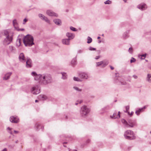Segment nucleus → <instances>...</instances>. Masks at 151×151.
<instances>
[{
  "label": "nucleus",
  "mask_w": 151,
  "mask_h": 151,
  "mask_svg": "<svg viewBox=\"0 0 151 151\" xmlns=\"http://www.w3.org/2000/svg\"><path fill=\"white\" fill-rule=\"evenodd\" d=\"M31 75L35 76V80L38 81L39 83L41 84L47 85L51 83L52 81V77L49 74H37L36 72H32Z\"/></svg>",
  "instance_id": "obj_1"
},
{
  "label": "nucleus",
  "mask_w": 151,
  "mask_h": 151,
  "mask_svg": "<svg viewBox=\"0 0 151 151\" xmlns=\"http://www.w3.org/2000/svg\"><path fill=\"white\" fill-rule=\"evenodd\" d=\"M34 38L31 35H27L23 39V42L26 46H31L34 44L33 42Z\"/></svg>",
  "instance_id": "obj_2"
},
{
  "label": "nucleus",
  "mask_w": 151,
  "mask_h": 151,
  "mask_svg": "<svg viewBox=\"0 0 151 151\" xmlns=\"http://www.w3.org/2000/svg\"><path fill=\"white\" fill-rule=\"evenodd\" d=\"M124 135L125 139H133L136 138L134 132L131 130L126 131L125 132Z\"/></svg>",
  "instance_id": "obj_3"
},
{
  "label": "nucleus",
  "mask_w": 151,
  "mask_h": 151,
  "mask_svg": "<svg viewBox=\"0 0 151 151\" xmlns=\"http://www.w3.org/2000/svg\"><path fill=\"white\" fill-rule=\"evenodd\" d=\"M90 109L86 106H83L81 109L80 113L82 116L86 115L90 112Z\"/></svg>",
  "instance_id": "obj_4"
},
{
  "label": "nucleus",
  "mask_w": 151,
  "mask_h": 151,
  "mask_svg": "<svg viewBox=\"0 0 151 151\" xmlns=\"http://www.w3.org/2000/svg\"><path fill=\"white\" fill-rule=\"evenodd\" d=\"M17 50L15 47L13 46H10L6 50V52L9 55L11 53L15 54L16 53Z\"/></svg>",
  "instance_id": "obj_5"
},
{
  "label": "nucleus",
  "mask_w": 151,
  "mask_h": 151,
  "mask_svg": "<svg viewBox=\"0 0 151 151\" xmlns=\"http://www.w3.org/2000/svg\"><path fill=\"white\" fill-rule=\"evenodd\" d=\"M39 86L37 85L34 86L31 90L32 93L34 94H37L40 92Z\"/></svg>",
  "instance_id": "obj_6"
},
{
  "label": "nucleus",
  "mask_w": 151,
  "mask_h": 151,
  "mask_svg": "<svg viewBox=\"0 0 151 151\" xmlns=\"http://www.w3.org/2000/svg\"><path fill=\"white\" fill-rule=\"evenodd\" d=\"M12 35L9 37H6L4 40V43L5 45H8L12 42L13 38Z\"/></svg>",
  "instance_id": "obj_7"
},
{
  "label": "nucleus",
  "mask_w": 151,
  "mask_h": 151,
  "mask_svg": "<svg viewBox=\"0 0 151 151\" xmlns=\"http://www.w3.org/2000/svg\"><path fill=\"white\" fill-rule=\"evenodd\" d=\"M137 125V123L135 121L129 120L128 121V124L126 127H133L136 126Z\"/></svg>",
  "instance_id": "obj_8"
},
{
  "label": "nucleus",
  "mask_w": 151,
  "mask_h": 151,
  "mask_svg": "<svg viewBox=\"0 0 151 151\" xmlns=\"http://www.w3.org/2000/svg\"><path fill=\"white\" fill-rule=\"evenodd\" d=\"M10 121L12 122L17 123L19 122V120L17 117L12 116L10 117Z\"/></svg>",
  "instance_id": "obj_9"
},
{
  "label": "nucleus",
  "mask_w": 151,
  "mask_h": 151,
  "mask_svg": "<svg viewBox=\"0 0 151 151\" xmlns=\"http://www.w3.org/2000/svg\"><path fill=\"white\" fill-rule=\"evenodd\" d=\"M79 76L80 78L82 79H87L88 78V74L84 72H82L79 73Z\"/></svg>",
  "instance_id": "obj_10"
},
{
  "label": "nucleus",
  "mask_w": 151,
  "mask_h": 151,
  "mask_svg": "<svg viewBox=\"0 0 151 151\" xmlns=\"http://www.w3.org/2000/svg\"><path fill=\"white\" fill-rule=\"evenodd\" d=\"M19 59L20 61L24 62L27 59L25 57L24 54L23 53H20L19 57Z\"/></svg>",
  "instance_id": "obj_11"
},
{
  "label": "nucleus",
  "mask_w": 151,
  "mask_h": 151,
  "mask_svg": "<svg viewBox=\"0 0 151 151\" xmlns=\"http://www.w3.org/2000/svg\"><path fill=\"white\" fill-rule=\"evenodd\" d=\"M146 108V106H145L142 108L137 109L135 111L136 114L137 115L139 116L140 114V113L143 112Z\"/></svg>",
  "instance_id": "obj_12"
},
{
  "label": "nucleus",
  "mask_w": 151,
  "mask_h": 151,
  "mask_svg": "<svg viewBox=\"0 0 151 151\" xmlns=\"http://www.w3.org/2000/svg\"><path fill=\"white\" fill-rule=\"evenodd\" d=\"M47 14L49 16H54L57 17L58 16V14L54 12L51 10H48L46 12Z\"/></svg>",
  "instance_id": "obj_13"
},
{
  "label": "nucleus",
  "mask_w": 151,
  "mask_h": 151,
  "mask_svg": "<svg viewBox=\"0 0 151 151\" xmlns=\"http://www.w3.org/2000/svg\"><path fill=\"white\" fill-rule=\"evenodd\" d=\"M137 8L142 10H145L147 8L146 5L144 3L141 4L137 6Z\"/></svg>",
  "instance_id": "obj_14"
},
{
  "label": "nucleus",
  "mask_w": 151,
  "mask_h": 151,
  "mask_svg": "<svg viewBox=\"0 0 151 151\" xmlns=\"http://www.w3.org/2000/svg\"><path fill=\"white\" fill-rule=\"evenodd\" d=\"M12 72H8L4 75V76L3 78L4 80H6L10 78V76L12 74Z\"/></svg>",
  "instance_id": "obj_15"
},
{
  "label": "nucleus",
  "mask_w": 151,
  "mask_h": 151,
  "mask_svg": "<svg viewBox=\"0 0 151 151\" xmlns=\"http://www.w3.org/2000/svg\"><path fill=\"white\" fill-rule=\"evenodd\" d=\"M26 60H27L26 62V66L27 68H30L31 67V60L29 58H27Z\"/></svg>",
  "instance_id": "obj_16"
},
{
  "label": "nucleus",
  "mask_w": 151,
  "mask_h": 151,
  "mask_svg": "<svg viewBox=\"0 0 151 151\" xmlns=\"http://www.w3.org/2000/svg\"><path fill=\"white\" fill-rule=\"evenodd\" d=\"M66 35L68 38V39H69V40L73 39L75 36L74 34L70 32H67Z\"/></svg>",
  "instance_id": "obj_17"
},
{
  "label": "nucleus",
  "mask_w": 151,
  "mask_h": 151,
  "mask_svg": "<svg viewBox=\"0 0 151 151\" xmlns=\"http://www.w3.org/2000/svg\"><path fill=\"white\" fill-rule=\"evenodd\" d=\"M3 34L6 37L12 35L11 34L10 31L9 30H4L3 32Z\"/></svg>",
  "instance_id": "obj_18"
},
{
  "label": "nucleus",
  "mask_w": 151,
  "mask_h": 151,
  "mask_svg": "<svg viewBox=\"0 0 151 151\" xmlns=\"http://www.w3.org/2000/svg\"><path fill=\"white\" fill-rule=\"evenodd\" d=\"M62 42L63 44L68 45L70 44L69 39H63L62 40Z\"/></svg>",
  "instance_id": "obj_19"
},
{
  "label": "nucleus",
  "mask_w": 151,
  "mask_h": 151,
  "mask_svg": "<svg viewBox=\"0 0 151 151\" xmlns=\"http://www.w3.org/2000/svg\"><path fill=\"white\" fill-rule=\"evenodd\" d=\"M120 112L119 111L118 113L117 114V115L116 116H115V115H116V113H114L113 115V116H112V118L114 119L119 118L120 117ZM111 117H112V116H111Z\"/></svg>",
  "instance_id": "obj_20"
},
{
  "label": "nucleus",
  "mask_w": 151,
  "mask_h": 151,
  "mask_svg": "<svg viewBox=\"0 0 151 151\" xmlns=\"http://www.w3.org/2000/svg\"><path fill=\"white\" fill-rule=\"evenodd\" d=\"M38 99L41 100H45L47 99V97L44 95H40L38 96Z\"/></svg>",
  "instance_id": "obj_21"
},
{
  "label": "nucleus",
  "mask_w": 151,
  "mask_h": 151,
  "mask_svg": "<svg viewBox=\"0 0 151 151\" xmlns=\"http://www.w3.org/2000/svg\"><path fill=\"white\" fill-rule=\"evenodd\" d=\"M54 22L56 24L58 25H61V22L60 19H55L53 20Z\"/></svg>",
  "instance_id": "obj_22"
},
{
  "label": "nucleus",
  "mask_w": 151,
  "mask_h": 151,
  "mask_svg": "<svg viewBox=\"0 0 151 151\" xmlns=\"http://www.w3.org/2000/svg\"><path fill=\"white\" fill-rule=\"evenodd\" d=\"M151 78V74H148L147 75V77L146 78V80L149 83H151V79L150 78Z\"/></svg>",
  "instance_id": "obj_23"
},
{
  "label": "nucleus",
  "mask_w": 151,
  "mask_h": 151,
  "mask_svg": "<svg viewBox=\"0 0 151 151\" xmlns=\"http://www.w3.org/2000/svg\"><path fill=\"white\" fill-rule=\"evenodd\" d=\"M21 40L20 39H18L16 41V45L17 46H19L21 45Z\"/></svg>",
  "instance_id": "obj_24"
},
{
  "label": "nucleus",
  "mask_w": 151,
  "mask_h": 151,
  "mask_svg": "<svg viewBox=\"0 0 151 151\" xmlns=\"http://www.w3.org/2000/svg\"><path fill=\"white\" fill-rule=\"evenodd\" d=\"M61 74L62 75V78L63 79H65L67 78V75L66 73H65L62 72L61 73Z\"/></svg>",
  "instance_id": "obj_25"
},
{
  "label": "nucleus",
  "mask_w": 151,
  "mask_h": 151,
  "mask_svg": "<svg viewBox=\"0 0 151 151\" xmlns=\"http://www.w3.org/2000/svg\"><path fill=\"white\" fill-rule=\"evenodd\" d=\"M71 64L73 65H75L76 63V58H73L71 61Z\"/></svg>",
  "instance_id": "obj_26"
},
{
  "label": "nucleus",
  "mask_w": 151,
  "mask_h": 151,
  "mask_svg": "<svg viewBox=\"0 0 151 151\" xmlns=\"http://www.w3.org/2000/svg\"><path fill=\"white\" fill-rule=\"evenodd\" d=\"M126 110L124 111V112L128 113V114H130V112L128 111V110L129 109V106H125Z\"/></svg>",
  "instance_id": "obj_27"
},
{
  "label": "nucleus",
  "mask_w": 151,
  "mask_h": 151,
  "mask_svg": "<svg viewBox=\"0 0 151 151\" xmlns=\"http://www.w3.org/2000/svg\"><path fill=\"white\" fill-rule=\"evenodd\" d=\"M13 25L15 28L17 26L18 24L17 22V20L16 19H15L13 20Z\"/></svg>",
  "instance_id": "obj_28"
},
{
  "label": "nucleus",
  "mask_w": 151,
  "mask_h": 151,
  "mask_svg": "<svg viewBox=\"0 0 151 151\" xmlns=\"http://www.w3.org/2000/svg\"><path fill=\"white\" fill-rule=\"evenodd\" d=\"M129 32H126L124 33L123 34V37L125 39L127 38L128 37V34Z\"/></svg>",
  "instance_id": "obj_29"
},
{
  "label": "nucleus",
  "mask_w": 151,
  "mask_h": 151,
  "mask_svg": "<svg viewBox=\"0 0 151 151\" xmlns=\"http://www.w3.org/2000/svg\"><path fill=\"white\" fill-rule=\"evenodd\" d=\"M146 54L142 55H139V57L141 59H144L146 57Z\"/></svg>",
  "instance_id": "obj_30"
},
{
  "label": "nucleus",
  "mask_w": 151,
  "mask_h": 151,
  "mask_svg": "<svg viewBox=\"0 0 151 151\" xmlns=\"http://www.w3.org/2000/svg\"><path fill=\"white\" fill-rule=\"evenodd\" d=\"M102 61L103 62V67H105V66L107 65L108 64V61L105 60Z\"/></svg>",
  "instance_id": "obj_31"
},
{
  "label": "nucleus",
  "mask_w": 151,
  "mask_h": 151,
  "mask_svg": "<svg viewBox=\"0 0 151 151\" xmlns=\"http://www.w3.org/2000/svg\"><path fill=\"white\" fill-rule=\"evenodd\" d=\"M122 122L125 125V126L126 127L127 126V124L128 122L124 119H123L122 120Z\"/></svg>",
  "instance_id": "obj_32"
},
{
  "label": "nucleus",
  "mask_w": 151,
  "mask_h": 151,
  "mask_svg": "<svg viewBox=\"0 0 151 151\" xmlns=\"http://www.w3.org/2000/svg\"><path fill=\"white\" fill-rule=\"evenodd\" d=\"M103 62L102 61L96 63V66H98L102 65H103Z\"/></svg>",
  "instance_id": "obj_33"
},
{
  "label": "nucleus",
  "mask_w": 151,
  "mask_h": 151,
  "mask_svg": "<svg viewBox=\"0 0 151 151\" xmlns=\"http://www.w3.org/2000/svg\"><path fill=\"white\" fill-rule=\"evenodd\" d=\"M88 41L87 42V43H91L92 41V39L91 38L89 37H88Z\"/></svg>",
  "instance_id": "obj_34"
},
{
  "label": "nucleus",
  "mask_w": 151,
  "mask_h": 151,
  "mask_svg": "<svg viewBox=\"0 0 151 151\" xmlns=\"http://www.w3.org/2000/svg\"><path fill=\"white\" fill-rule=\"evenodd\" d=\"M74 80L75 81H82L78 77H74Z\"/></svg>",
  "instance_id": "obj_35"
},
{
  "label": "nucleus",
  "mask_w": 151,
  "mask_h": 151,
  "mask_svg": "<svg viewBox=\"0 0 151 151\" xmlns=\"http://www.w3.org/2000/svg\"><path fill=\"white\" fill-rule=\"evenodd\" d=\"M73 88L75 90L78 91H82L81 89H80L76 87H74Z\"/></svg>",
  "instance_id": "obj_36"
},
{
  "label": "nucleus",
  "mask_w": 151,
  "mask_h": 151,
  "mask_svg": "<svg viewBox=\"0 0 151 151\" xmlns=\"http://www.w3.org/2000/svg\"><path fill=\"white\" fill-rule=\"evenodd\" d=\"M70 29L71 30L73 31H76L77 30V29L76 28L72 26L70 27Z\"/></svg>",
  "instance_id": "obj_37"
},
{
  "label": "nucleus",
  "mask_w": 151,
  "mask_h": 151,
  "mask_svg": "<svg viewBox=\"0 0 151 151\" xmlns=\"http://www.w3.org/2000/svg\"><path fill=\"white\" fill-rule=\"evenodd\" d=\"M111 3V1L109 0H108L106 1L105 2H104V4H110Z\"/></svg>",
  "instance_id": "obj_38"
},
{
  "label": "nucleus",
  "mask_w": 151,
  "mask_h": 151,
  "mask_svg": "<svg viewBox=\"0 0 151 151\" xmlns=\"http://www.w3.org/2000/svg\"><path fill=\"white\" fill-rule=\"evenodd\" d=\"M119 83H121L122 85H125L126 84V82L124 81H120Z\"/></svg>",
  "instance_id": "obj_39"
},
{
  "label": "nucleus",
  "mask_w": 151,
  "mask_h": 151,
  "mask_svg": "<svg viewBox=\"0 0 151 151\" xmlns=\"http://www.w3.org/2000/svg\"><path fill=\"white\" fill-rule=\"evenodd\" d=\"M45 16L41 14H38V17L41 19L44 17Z\"/></svg>",
  "instance_id": "obj_40"
},
{
  "label": "nucleus",
  "mask_w": 151,
  "mask_h": 151,
  "mask_svg": "<svg viewBox=\"0 0 151 151\" xmlns=\"http://www.w3.org/2000/svg\"><path fill=\"white\" fill-rule=\"evenodd\" d=\"M136 61V59L134 58H132L131 60H130V63H134Z\"/></svg>",
  "instance_id": "obj_41"
},
{
  "label": "nucleus",
  "mask_w": 151,
  "mask_h": 151,
  "mask_svg": "<svg viewBox=\"0 0 151 151\" xmlns=\"http://www.w3.org/2000/svg\"><path fill=\"white\" fill-rule=\"evenodd\" d=\"M45 18V19H44V20L45 22L47 23H49L50 22V20L48 19V18L47 17H44Z\"/></svg>",
  "instance_id": "obj_42"
},
{
  "label": "nucleus",
  "mask_w": 151,
  "mask_h": 151,
  "mask_svg": "<svg viewBox=\"0 0 151 151\" xmlns=\"http://www.w3.org/2000/svg\"><path fill=\"white\" fill-rule=\"evenodd\" d=\"M28 21V19L26 18L24 19L23 21V24H25V23L27 22Z\"/></svg>",
  "instance_id": "obj_43"
},
{
  "label": "nucleus",
  "mask_w": 151,
  "mask_h": 151,
  "mask_svg": "<svg viewBox=\"0 0 151 151\" xmlns=\"http://www.w3.org/2000/svg\"><path fill=\"white\" fill-rule=\"evenodd\" d=\"M89 49L90 50H96V49L95 48L92 47H89Z\"/></svg>",
  "instance_id": "obj_44"
},
{
  "label": "nucleus",
  "mask_w": 151,
  "mask_h": 151,
  "mask_svg": "<svg viewBox=\"0 0 151 151\" xmlns=\"http://www.w3.org/2000/svg\"><path fill=\"white\" fill-rule=\"evenodd\" d=\"M129 52L130 53H132V47H130L128 50Z\"/></svg>",
  "instance_id": "obj_45"
},
{
  "label": "nucleus",
  "mask_w": 151,
  "mask_h": 151,
  "mask_svg": "<svg viewBox=\"0 0 151 151\" xmlns=\"http://www.w3.org/2000/svg\"><path fill=\"white\" fill-rule=\"evenodd\" d=\"M83 50H79L78 51V53H82L83 52Z\"/></svg>",
  "instance_id": "obj_46"
},
{
  "label": "nucleus",
  "mask_w": 151,
  "mask_h": 151,
  "mask_svg": "<svg viewBox=\"0 0 151 151\" xmlns=\"http://www.w3.org/2000/svg\"><path fill=\"white\" fill-rule=\"evenodd\" d=\"M83 101V100H78L77 101V102H78L79 103L81 104V103Z\"/></svg>",
  "instance_id": "obj_47"
},
{
  "label": "nucleus",
  "mask_w": 151,
  "mask_h": 151,
  "mask_svg": "<svg viewBox=\"0 0 151 151\" xmlns=\"http://www.w3.org/2000/svg\"><path fill=\"white\" fill-rule=\"evenodd\" d=\"M40 126V125L38 124H36L35 126L36 127L37 129H38V127Z\"/></svg>",
  "instance_id": "obj_48"
},
{
  "label": "nucleus",
  "mask_w": 151,
  "mask_h": 151,
  "mask_svg": "<svg viewBox=\"0 0 151 151\" xmlns=\"http://www.w3.org/2000/svg\"><path fill=\"white\" fill-rule=\"evenodd\" d=\"M133 77L135 79H137V76L136 75H133Z\"/></svg>",
  "instance_id": "obj_49"
},
{
  "label": "nucleus",
  "mask_w": 151,
  "mask_h": 151,
  "mask_svg": "<svg viewBox=\"0 0 151 151\" xmlns=\"http://www.w3.org/2000/svg\"><path fill=\"white\" fill-rule=\"evenodd\" d=\"M134 113V112L133 111H132L131 113H130V114H128V115H129L130 116H132L133 114Z\"/></svg>",
  "instance_id": "obj_50"
},
{
  "label": "nucleus",
  "mask_w": 151,
  "mask_h": 151,
  "mask_svg": "<svg viewBox=\"0 0 151 151\" xmlns=\"http://www.w3.org/2000/svg\"><path fill=\"white\" fill-rule=\"evenodd\" d=\"M100 58V56H98L96 57L95 58V59H98L99 58Z\"/></svg>",
  "instance_id": "obj_51"
},
{
  "label": "nucleus",
  "mask_w": 151,
  "mask_h": 151,
  "mask_svg": "<svg viewBox=\"0 0 151 151\" xmlns=\"http://www.w3.org/2000/svg\"><path fill=\"white\" fill-rule=\"evenodd\" d=\"M18 30V31H24V29H19Z\"/></svg>",
  "instance_id": "obj_52"
},
{
  "label": "nucleus",
  "mask_w": 151,
  "mask_h": 151,
  "mask_svg": "<svg viewBox=\"0 0 151 151\" xmlns=\"http://www.w3.org/2000/svg\"><path fill=\"white\" fill-rule=\"evenodd\" d=\"M14 132L15 134H16L18 133L19 132L18 131H17L16 130H14Z\"/></svg>",
  "instance_id": "obj_53"
},
{
  "label": "nucleus",
  "mask_w": 151,
  "mask_h": 151,
  "mask_svg": "<svg viewBox=\"0 0 151 151\" xmlns=\"http://www.w3.org/2000/svg\"><path fill=\"white\" fill-rule=\"evenodd\" d=\"M2 151H7V150L6 148H5Z\"/></svg>",
  "instance_id": "obj_54"
},
{
  "label": "nucleus",
  "mask_w": 151,
  "mask_h": 151,
  "mask_svg": "<svg viewBox=\"0 0 151 151\" xmlns=\"http://www.w3.org/2000/svg\"><path fill=\"white\" fill-rule=\"evenodd\" d=\"M110 68L112 70H113L114 69V68L111 66H110Z\"/></svg>",
  "instance_id": "obj_55"
},
{
  "label": "nucleus",
  "mask_w": 151,
  "mask_h": 151,
  "mask_svg": "<svg viewBox=\"0 0 151 151\" xmlns=\"http://www.w3.org/2000/svg\"><path fill=\"white\" fill-rule=\"evenodd\" d=\"M7 129H8V130H11V129L9 127H8L7 128Z\"/></svg>",
  "instance_id": "obj_56"
},
{
  "label": "nucleus",
  "mask_w": 151,
  "mask_h": 151,
  "mask_svg": "<svg viewBox=\"0 0 151 151\" xmlns=\"http://www.w3.org/2000/svg\"><path fill=\"white\" fill-rule=\"evenodd\" d=\"M9 132L11 134H13L12 132V131H10V132Z\"/></svg>",
  "instance_id": "obj_57"
},
{
  "label": "nucleus",
  "mask_w": 151,
  "mask_h": 151,
  "mask_svg": "<svg viewBox=\"0 0 151 151\" xmlns=\"http://www.w3.org/2000/svg\"><path fill=\"white\" fill-rule=\"evenodd\" d=\"M100 38H101V37H97V39H100Z\"/></svg>",
  "instance_id": "obj_58"
},
{
  "label": "nucleus",
  "mask_w": 151,
  "mask_h": 151,
  "mask_svg": "<svg viewBox=\"0 0 151 151\" xmlns=\"http://www.w3.org/2000/svg\"><path fill=\"white\" fill-rule=\"evenodd\" d=\"M44 17H46L45 16H44V17L42 19L44 20V19L45 18H44Z\"/></svg>",
  "instance_id": "obj_59"
},
{
  "label": "nucleus",
  "mask_w": 151,
  "mask_h": 151,
  "mask_svg": "<svg viewBox=\"0 0 151 151\" xmlns=\"http://www.w3.org/2000/svg\"><path fill=\"white\" fill-rule=\"evenodd\" d=\"M78 104V103H76L75 104L76 105H77Z\"/></svg>",
  "instance_id": "obj_60"
},
{
  "label": "nucleus",
  "mask_w": 151,
  "mask_h": 151,
  "mask_svg": "<svg viewBox=\"0 0 151 151\" xmlns=\"http://www.w3.org/2000/svg\"><path fill=\"white\" fill-rule=\"evenodd\" d=\"M38 101L36 100L35 101V102H37Z\"/></svg>",
  "instance_id": "obj_61"
},
{
  "label": "nucleus",
  "mask_w": 151,
  "mask_h": 151,
  "mask_svg": "<svg viewBox=\"0 0 151 151\" xmlns=\"http://www.w3.org/2000/svg\"><path fill=\"white\" fill-rule=\"evenodd\" d=\"M101 42V40H99V43H100Z\"/></svg>",
  "instance_id": "obj_62"
},
{
  "label": "nucleus",
  "mask_w": 151,
  "mask_h": 151,
  "mask_svg": "<svg viewBox=\"0 0 151 151\" xmlns=\"http://www.w3.org/2000/svg\"><path fill=\"white\" fill-rule=\"evenodd\" d=\"M123 1H124V2H126L127 0H123Z\"/></svg>",
  "instance_id": "obj_63"
},
{
  "label": "nucleus",
  "mask_w": 151,
  "mask_h": 151,
  "mask_svg": "<svg viewBox=\"0 0 151 151\" xmlns=\"http://www.w3.org/2000/svg\"><path fill=\"white\" fill-rule=\"evenodd\" d=\"M67 143V142H64L63 143V144H66Z\"/></svg>",
  "instance_id": "obj_64"
}]
</instances>
